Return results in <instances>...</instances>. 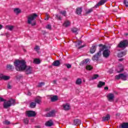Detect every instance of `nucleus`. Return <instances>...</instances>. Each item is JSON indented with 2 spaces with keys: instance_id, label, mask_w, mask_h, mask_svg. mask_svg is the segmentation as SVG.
I'll return each mask as SVG.
<instances>
[{
  "instance_id": "nucleus-1",
  "label": "nucleus",
  "mask_w": 128,
  "mask_h": 128,
  "mask_svg": "<svg viewBox=\"0 0 128 128\" xmlns=\"http://www.w3.org/2000/svg\"><path fill=\"white\" fill-rule=\"evenodd\" d=\"M14 64L18 72H24L26 74H32V67L28 66L26 62L24 60H16L14 62Z\"/></svg>"
},
{
  "instance_id": "nucleus-2",
  "label": "nucleus",
  "mask_w": 128,
  "mask_h": 128,
  "mask_svg": "<svg viewBox=\"0 0 128 128\" xmlns=\"http://www.w3.org/2000/svg\"><path fill=\"white\" fill-rule=\"evenodd\" d=\"M38 18V14H32L28 16L27 17L28 18V24H31L32 26H34L36 24L35 18Z\"/></svg>"
},
{
  "instance_id": "nucleus-3",
  "label": "nucleus",
  "mask_w": 128,
  "mask_h": 128,
  "mask_svg": "<svg viewBox=\"0 0 128 128\" xmlns=\"http://www.w3.org/2000/svg\"><path fill=\"white\" fill-rule=\"evenodd\" d=\"M16 104V100L14 99H10L8 100H6L4 102L3 104V106L4 108H10L12 106H14Z\"/></svg>"
},
{
  "instance_id": "nucleus-4",
  "label": "nucleus",
  "mask_w": 128,
  "mask_h": 128,
  "mask_svg": "<svg viewBox=\"0 0 128 128\" xmlns=\"http://www.w3.org/2000/svg\"><path fill=\"white\" fill-rule=\"evenodd\" d=\"M128 74H120L115 76V80H126V78H128Z\"/></svg>"
},
{
  "instance_id": "nucleus-5",
  "label": "nucleus",
  "mask_w": 128,
  "mask_h": 128,
  "mask_svg": "<svg viewBox=\"0 0 128 128\" xmlns=\"http://www.w3.org/2000/svg\"><path fill=\"white\" fill-rule=\"evenodd\" d=\"M128 46V40H124L121 41L119 44L118 45V48H126V46Z\"/></svg>"
},
{
  "instance_id": "nucleus-6",
  "label": "nucleus",
  "mask_w": 128,
  "mask_h": 128,
  "mask_svg": "<svg viewBox=\"0 0 128 128\" xmlns=\"http://www.w3.org/2000/svg\"><path fill=\"white\" fill-rule=\"evenodd\" d=\"M101 56H102V52H98L96 54H94L92 56V60L98 61V58H100Z\"/></svg>"
},
{
  "instance_id": "nucleus-7",
  "label": "nucleus",
  "mask_w": 128,
  "mask_h": 128,
  "mask_svg": "<svg viewBox=\"0 0 128 128\" xmlns=\"http://www.w3.org/2000/svg\"><path fill=\"white\" fill-rule=\"evenodd\" d=\"M102 54L104 58H108L110 54V51L108 50H105L103 51Z\"/></svg>"
},
{
  "instance_id": "nucleus-8",
  "label": "nucleus",
  "mask_w": 128,
  "mask_h": 128,
  "mask_svg": "<svg viewBox=\"0 0 128 128\" xmlns=\"http://www.w3.org/2000/svg\"><path fill=\"white\" fill-rule=\"evenodd\" d=\"M107 98L109 102H114V95L112 94H109L107 96Z\"/></svg>"
},
{
  "instance_id": "nucleus-9",
  "label": "nucleus",
  "mask_w": 128,
  "mask_h": 128,
  "mask_svg": "<svg viewBox=\"0 0 128 128\" xmlns=\"http://www.w3.org/2000/svg\"><path fill=\"white\" fill-rule=\"evenodd\" d=\"M106 2H108V0H101L100 2H98V4H97L94 6V8H98V6H102V4H106Z\"/></svg>"
},
{
  "instance_id": "nucleus-10",
  "label": "nucleus",
  "mask_w": 128,
  "mask_h": 128,
  "mask_svg": "<svg viewBox=\"0 0 128 128\" xmlns=\"http://www.w3.org/2000/svg\"><path fill=\"white\" fill-rule=\"evenodd\" d=\"M10 77V76H4L3 74H0V80H8Z\"/></svg>"
},
{
  "instance_id": "nucleus-11",
  "label": "nucleus",
  "mask_w": 128,
  "mask_h": 128,
  "mask_svg": "<svg viewBox=\"0 0 128 128\" xmlns=\"http://www.w3.org/2000/svg\"><path fill=\"white\" fill-rule=\"evenodd\" d=\"M90 59L87 58L81 62L80 63V66H84V64H90Z\"/></svg>"
},
{
  "instance_id": "nucleus-12",
  "label": "nucleus",
  "mask_w": 128,
  "mask_h": 128,
  "mask_svg": "<svg viewBox=\"0 0 128 128\" xmlns=\"http://www.w3.org/2000/svg\"><path fill=\"white\" fill-rule=\"evenodd\" d=\"M26 114L28 118H30L32 116H36V112L34 111H28L27 112Z\"/></svg>"
},
{
  "instance_id": "nucleus-13",
  "label": "nucleus",
  "mask_w": 128,
  "mask_h": 128,
  "mask_svg": "<svg viewBox=\"0 0 128 128\" xmlns=\"http://www.w3.org/2000/svg\"><path fill=\"white\" fill-rule=\"evenodd\" d=\"M96 46H98L94 44L91 47L90 50V54H94V52H96Z\"/></svg>"
},
{
  "instance_id": "nucleus-14",
  "label": "nucleus",
  "mask_w": 128,
  "mask_h": 128,
  "mask_svg": "<svg viewBox=\"0 0 128 128\" xmlns=\"http://www.w3.org/2000/svg\"><path fill=\"white\" fill-rule=\"evenodd\" d=\"M82 41H78L77 43V44H76V47L78 48V50H80V48H84V46H86V45L82 46Z\"/></svg>"
},
{
  "instance_id": "nucleus-15",
  "label": "nucleus",
  "mask_w": 128,
  "mask_h": 128,
  "mask_svg": "<svg viewBox=\"0 0 128 128\" xmlns=\"http://www.w3.org/2000/svg\"><path fill=\"white\" fill-rule=\"evenodd\" d=\"M98 46L100 47L99 51L100 52H102V50H104V49L106 48V46L103 45L102 44H98Z\"/></svg>"
},
{
  "instance_id": "nucleus-16",
  "label": "nucleus",
  "mask_w": 128,
  "mask_h": 128,
  "mask_svg": "<svg viewBox=\"0 0 128 128\" xmlns=\"http://www.w3.org/2000/svg\"><path fill=\"white\" fill-rule=\"evenodd\" d=\"M52 66H60V62L58 60H56L52 64Z\"/></svg>"
},
{
  "instance_id": "nucleus-17",
  "label": "nucleus",
  "mask_w": 128,
  "mask_h": 128,
  "mask_svg": "<svg viewBox=\"0 0 128 128\" xmlns=\"http://www.w3.org/2000/svg\"><path fill=\"white\" fill-rule=\"evenodd\" d=\"M46 116H48V118H50V116H54V111L52 110L46 114Z\"/></svg>"
},
{
  "instance_id": "nucleus-18",
  "label": "nucleus",
  "mask_w": 128,
  "mask_h": 128,
  "mask_svg": "<svg viewBox=\"0 0 128 128\" xmlns=\"http://www.w3.org/2000/svg\"><path fill=\"white\" fill-rule=\"evenodd\" d=\"M63 108L64 110H68L70 108V106L68 104H63Z\"/></svg>"
},
{
  "instance_id": "nucleus-19",
  "label": "nucleus",
  "mask_w": 128,
  "mask_h": 128,
  "mask_svg": "<svg viewBox=\"0 0 128 128\" xmlns=\"http://www.w3.org/2000/svg\"><path fill=\"white\" fill-rule=\"evenodd\" d=\"M80 124H82V122L80 120L75 119L74 120V124H75V126H80Z\"/></svg>"
},
{
  "instance_id": "nucleus-20",
  "label": "nucleus",
  "mask_w": 128,
  "mask_h": 128,
  "mask_svg": "<svg viewBox=\"0 0 128 128\" xmlns=\"http://www.w3.org/2000/svg\"><path fill=\"white\" fill-rule=\"evenodd\" d=\"M82 8H78L76 9V14H82Z\"/></svg>"
},
{
  "instance_id": "nucleus-21",
  "label": "nucleus",
  "mask_w": 128,
  "mask_h": 128,
  "mask_svg": "<svg viewBox=\"0 0 128 128\" xmlns=\"http://www.w3.org/2000/svg\"><path fill=\"white\" fill-rule=\"evenodd\" d=\"M110 118V114H107L106 116H104L102 118V122H106V120H108Z\"/></svg>"
},
{
  "instance_id": "nucleus-22",
  "label": "nucleus",
  "mask_w": 128,
  "mask_h": 128,
  "mask_svg": "<svg viewBox=\"0 0 128 128\" xmlns=\"http://www.w3.org/2000/svg\"><path fill=\"white\" fill-rule=\"evenodd\" d=\"M51 102H56L58 100V96H53L50 98Z\"/></svg>"
},
{
  "instance_id": "nucleus-23",
  "label": "nucleus",
  "mask_w": 128,
  "mask_h": 128,
  "mask_svg": "<svg viewBox=\"0 0 128 128\" xmlns=\"http://www.w3.org/2000/svg\"><path fill=\"white\" fill-rule=\"evenodd\" d=\"M35 102H36V104H40V102H42V98L40 96L36 97L35 98Z\"/></svg>"
},
{
  "instance_id": "nucleus-24",
  "label": "nucleus",
  "mask_w": 128,
  "mask_h": 128,
  "mask_svg": "<svg viewBox=\"0 0 128 128\" xmlns=\"http://www.w3.org/2000/svg\"><path fill=\"white\" fill-rule=\"evenodd\" d=\"M94 12V8H90V9H88V10H86L85 14L87 16V14H90V12Z\"/></svg>"
},
{
  "instance_id": "nucleus-25",
  "label": "nucleus",
  "mask_w": 128,
  "mask_h": 128,
  "mask_svg": "<svg viewBox=\"0 0 128 128\" xmlns=\"http://www.w3.org/2000/svg\"><path fill=\"white\" fill-rule=\"evenodd\" d=\"M63 26L66 28H68V26H70V22L68 20H66L64 23Z\"/></svg>"
},
{
  "instance_id": "nucleus-26",
  "label": "nucleus",
  "mask_w": 128,
  "mask_h": 128,
  "mask_svg": "<svg viewBox=\"0 0 128 128\" xmlns=\"http://www.w3.org/2000/svg\"><path fill=\"white\" fill-rule=\"evenodd\" d=\"M104 86H106V82L100 81L98 84V88H102Z\"/></svg>"
},
{
  "instance_id": "nucleus-27",
  "label": "nucleus",
  "mask_w": 128,
  "mask_h": 128,
  "mask_svg": "<svg viewBox=\"0 0 128 128\" xmlns=\"http://www.w3.org/2000/svg\"><path fill=\"white\" fill-rule=\"evenodd\" d=\"M52 124H54V123L52 122V120L48 121L46 123V126H52Z\"/></svg>"
},
{
  "instance_id": "nucleus-28",
  "label": "nucleus",
  "mask_w": 128,
  "mask_h": 128,
  "mask_svg": "<svg viewBox=\"0 0 128 128\" xmlns=\"http://www.w3.org/2000/svg\"><path fill=\"white\" fill-rule=\"evenodd\" d=\"M126 52H120V53L118 54V58H122V56H124L126 54Z\"/></svg>"
},
{
  "instance_id": "nucleus-29",
  "label": "nucleus",
  "mask_w": 128,
  "mask_h": 128,
  "mask_svg": "<svg viewBox=\"0 0 128 128\" xmlns=\"http://www.w3.org/2000/svg\"><path fill=\"white\" fill-rule=\"evenodd\" d=\"M14 28V26H12L7 25L6 26V30H12Z\"/></svg>"
},
{
  "instance_id": "nucleus-30",
  "label": "nucleus",
  "mask_w": 128,
  "mask_h": 128,
  "mask_svg": "<svg viewBox=\"0 0 128 128\" xmlns=\"http://www.w3.org/2000/svg\"><path fill=\"white\" fill-rule=\"evenodd\" d=\"M82 80L80 78H78L76 80V84H78V86H80L82 84Z\"/></svg>"
},
{
  "instance_id": "nucleus-31",
  "label": "nucleus",
  "mask_w": 128,
  "mask_h": 128,
  "mask_svg": "<svg viewBox=\"0 0 128 128\" xmlns=\"http://www.w3.org/2000/svg\"><path fill=\"white\" fill-rule=\"evenodd\" d=\"M120 128H128V123H123Z\"/></svg>"
},
{
  "instance_id": "nucleus-32",
  "label": "nucleus",
  "mask_w": 128,
  "mask_h": 128,
  "mask_svg": "<svg viewBox=\"0 0 128 128\" xmlns=\"http://www.w3.org/2000/svg\"><path fill=\"white\" fill-rule=\"evenodd\" d=\"M20 10L18 8H16L14 9V12L16 14H20Z\"/></svg>"
},
{
  "instance_id": "nucleus-33",
  "label": "nucleus",
  "mask_w": 128,
  "mask_h": 128,
  "mask_svg": "<svg viewBox=\"0 0 128 128\" xmlns=\"http://www.w3.org/2000/svg\"><path fill=\"white\" fill-rule=\"evenodd\" d=\"M86 68L87 70H92L94 68L91 65H87L86 66Z\"/></svg>"
},
{
  "instance_id": "nucleus-34",
  "label": "nucleus",
  "mask_w": 128,
  "mask_h": 128,
  "mask_svg": "<svg viewBox=\"0 0 128 128\" xmlns=\"http://www.w3.org/2000/svg\"><path fill=\"white\" fill-rule=\"evenodd\" d=\"M36 106V104L34 102H32L30 104V108H34Z\"/></svg>"
},
{
  "instance_id": "nucleus-35",
  "label": "nucleus",
  "mask_w": 128,
  "mask_h": 128,
  "mask_svg": "<svg viewBox=\"0 0 128 128\" xmlns=\"http://www.w3.org/2000/svg\"><path fill=\"white\" fill-rule=\"evenodd\" d=\"M72 32H74V34H78V28H72Z\"/></svg>"
},
{
  "instance_id": "nucleus-36",
  "label": "nucleus",
  "mask_w": 128,
  "mask_h": 128,
  "mask_svg": "<svg viewBox=\"0 0 128 128\" xmlns=\"http://www.w3.org/2000/svg\"><path fill=\"white\" fill-rule=\"evenodd\" d=\"M60 12L64 16H66V11H60Z\"/></svg>"
},
{
  "instance_id": "nucleus-37",
  "label": "nucleus",
  "mask_w": 128,
  "mask_h": 128,
  "mask_svg": "<svg viewBox=\"0 0 128 128\" xmlns=\"http://www.w3.org/2000/svg\"><path fill=\"white\" fill-rule=\"evenodd\" d=\"M98 74H94L93 75V76L92 77V80H96L97 78H98Z\"/></svg>"
},
{
  "instance_id": "nucleus-38",
  "label": "nucleus",
  "mask_w": 128,
  "mask_h": 128,
  "mask_svg": "<svg viewBox=\"0 0 128 128\" xmlns=\"http://www.w3.org/2000/svg\"><path fill=\"white\" fill-rule=\"evenodd\" d=\"M34 62L38 64H40V59L36 58L34 60Z\"/></svg>"
},
{
  "instance_id": "nucleus-39",
  "label": "nucleus",
  "mask_w": 128,
  "mask_h": 128,
  "mask_svg": "<svg viewBox=\"0 0 128 128\" xmlns=\"http://www.w3.org/2000/svg\"><path fill=\"white\" fill-rule=\"evenodd\" d=\"M42 86H44V82H41L39 83L38 86V88H42Z\"/></svg>"
},
{
  "instance_id": "nucleus-40",
  "label": "nucleus",
  "mask_w": 128,
  "mask_h": 128,
  "mask_svg": "<svg viewBox=\"0 0 128 128\" xmlns=\"http://www.w3.org/2000/svg\"><path fill=\"white\" fill-rule=\"evenodd\" d=\"M34 50H36L37 52H38V50H40V46H36L34 48Z\"/></svg>"
},
{
  "instance_id": "nucleus-41",
  "label": "nucleus",
  "mask_w": 128,
  "mask_h": 128,
  "mask_svg": "<svg viewBox=\"0 0 128 128\" xmlns=\"http://www.w3.org/2000/svg\"><path fill=\"white\" fill-rule=\"evenodd\" d=\"M7 68H9V70H12V68H14V66L10 64H8Z\"/></svg>"
},
{
  "instance_id": "nucleus-42",
  "label": "nucleus",
  "mask_w": 128,
  "mask_h": 128,
  "mask_svg": "<svg viewBox=\"0 0 128 128\" xmlns=\"http://www.w3.org/2000/svg\"><path fill=\"white\" fill-rule=\"evenodd\" d=\"M56 20H62V18L58 14H56Z\"/></svg>"
},
{
  "instance_id": "nucleus-43",
  "label": "nucleus",
  "mask_w": 128,
  "mask_h": 128,
  "mask_svg": "<svg viewBox=\"0 0 128 128\" xmlns=\"http://www.w3.org/2000/svg\"><path fill=\"white\" fill-rule=\"evenodd\" d=\"M124 4L126 8L128 7V0H124Z\"/></svg>"
},
{
  "instance_id": "nucleus-44",
  "label": "nucleus",
  "mask_w": 128,
  "mask_h": 128,
  "mask_svg": "<svg viewBox=\"0 0 128 128\" xmlns=\"http://www.w3.org/2000/svg\"><path fill=\"white\" fill-rule=\"evenodd\" d=\"M50 18V15L48 14L47 13L46 14V18L45 20H48Z\"/></svg>"
},
{
  "instance_id": "nucleus-45",
  "label": "nucleus",
  "mask_w": 128,
  "mask_h": 128,
  "mask_svg": "<svg viewBox=\"0 0 128 128\" xmlns=\"http://www.w3.org/2000/svg\"><path fill=\"white\" fill-rule=\"evenodd\" d=\"M24 122L25 124H28V119L26 118H24Z\"/></svg>"
},
{
  "instance_id": "nucleus-46",
  "label": "nucleus",
  "mask_w": 128,
  "mask_h": 128,
  "mask_svg": "<svg viewBox=\"0 0 128 128\" xmlns=\"http://www.w3.org/2000/svg\"><path fill=\"white\" fill-rule=\"evenodd\" d=\"M46 28L50 30H52V26H50V24L47 25L46 26Z\"/></svg>"
},
{
  "instance_id": "nucleus-47",
  "label": "nucleus",
  "mask_w": 128,
  "mask_h": 128,
  "mask_svg": "<svg viewBox=\"0 0 128 128\" xmlns=\"http://www.w3.org/2000/svg\"><path fill=\"white\" fill-rule=\"evenodd\" d=\"M67 68H72V65L70 64H65Z\"/></svg>"
},
{
  "instance_id": "nucleus-48",
  "label": "nucleus",
  "mask_w": 128,
  "mask_h": 128,
  "mask_svg": "<svg viewBox=\"0 0 128 128\" xmlns=\"http://www.w3.org/2000/svg\"><path fill=\"white\" fill-rule=\"evenodd\" d=\"M4 124H10V122L8 120H6L4 121Z\"/></svg>"
},
{
  "instance_id": "nucleus-49",
  "label": "nucleus",
  "mask_w": 128,
  "mask_h": 128,
  "mask_svg": "<svg viewBox=\"0 0 128 128\" xmlns=\"http://www.w3.org/2000/svg\"><path fill=\"white\" fill-rule=\"evenodd\" d=\"M7 88H8V90H10L12 88V86H10V84H8L7 86Z\"/></svg>"
},
{
  "instance_id": "nucleus-50",
  "label": "nucleus",
  "mask_w": 128,
  "mask_h": 128,
  "mask_svg": "<svg viewBox=\"0 0 128 128\" xmlns=\"http://www.w3.org/2000/svg\"><path fill=\"white\" fill-rule=\"evenodd\" d=\"M0 102H6V100H4V98L0 97Z\"/></svg>"
},
{
  "instance_id": "nucleus-51",
  "label": "nucleus",
  "mask_w": 128,
  "mask_h": 128,
  "mask_svg": "<svg viewBox=\"0 0 128 128\" xmlns=\"http://www.w3.org/2000/svg\"><path fill=\"white\" fill-rule=\"evenodd\" d=\"M124 72V68H122L121 70H120L118 71V74H120V72Z\"/></svg>"
},
{
  "instance_id": "nucleus-52",
  "label": "nucleus",
  "mask_w": 128,
  "mask_h": 128,
  "mask_svg": "<svg viewBox=\"0 0 128 128\" xmlns=\"http://www.w3.org/2000/svg\"><path fill=\"white\" fill-rule=\"evenodd\" d=\"M53 84H56V80H54L53 81Z\"/></svg>"
},
{
  "instance_id": "nucleus-53",
  "label": "nucleus",
  "mask_w": 128,
  "mask_h": 128,
  "mask_svg": "<svg viewBox=\"0 0 128 128\" xmlns=\"http://www.w3.org/2000/svg\"><path fill=\"white\" fill-rule=\"evenodd\" d=\"M104 90H108V86L104 87Z\"/></svg>"
},
{
  "instance_id": "nucleus-54",
  "label": "nucleus",
  "mask_w": 128,
  "mask_h": 128,
  "mask_svg": "<svg viewBox=\"0 0 128 128\" xmlns=\"http://www.w3.org/2000/svg\"><path fill=\"white\" fill-rule=\"evenodd\" d=\"M124 60V58H120L119 59L120 62H122Z\"/></svg>"
},
{
  "instance_id": "nucleus-55",
  "label": "nucleus",
  "mask_w": 128,
  "mask_h": 128,
  "mask_svg": "<svg viewBox=\"0 0 128 128\" xmlns=\"http://www.w3.org/2000/svg\"><path fill=\"white\" fill-rule=\"evenodd\" d=\"M2 25L0 24V30H2Z\"/></svg>"
},
{
  "instance_id": "nucleus-56",
  "label": "nucleus",
  "mask_w": 128,
  "mask_h": 128,
  "mask_svg": "<svg viewBox=\"0 0 128 128\" xmlns=\"http://www.w3.org/2000/svg\"><path fill=\"white\" fill-rule=\"evenodd\" d=\"M28 96H32V94L30 92H28Z\"/></svg>"
},
{
  "instance_id": "nucleus-57",
  "label": "nucleus",
  "mask_w": 128,
  "mask_h": 128,
  "mask_svg": "<svg viewBox=\"0 0 128 128\" xmlns=\"http://www.w3.org/2000/svg\"><path fill=\"white\" fill-rule=\"evenodd\" d=\"M20 78H22V76H20Z\"/></svg>"
}]
</instances>
